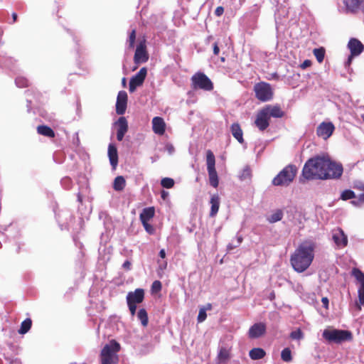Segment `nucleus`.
Returning <instances> with one entry per match:
<instances>
[{"label": "nucleus", "mask_w": 364, "mask_h": 364, "mask_svg": "<svg viewBox=\"0 0 364 364\" xmlns=\"http://www.w3.org/2000/svg\"><path fill=\"white\" fill-rule=\"evenodd\" d=\"M343 172V166L328 156H316L308 159L304 165L300 182L313 180L338 179Z\"/></svg>", "instance_id": "obj_1"}, {"label": "nucleus", "mask_w": 364, "mask_h": 364, "mask_svg": "<svg viewBox=\"0 0 364 364\" xmlns=\"http://www.w3.org/2000/svg\"><path fill=\"white\" fill-rule=\"evenodd\" d=\"M314 258V245L304 242L299 245L291 255L290 262L293 269L299 273L304 272L311 265Z\"/></svg>", "instance_id": "obj_2"}, {"label": "nucleus", "mask_w": 364, "mask_h": 364, "mask_svg": "<svg viewBox=\"0 0 364 364\" xmlns=\"http://www.w3.org/2000/svg\"><path fill=\"white\" fill-rule=\"evenodd\" d=\"M120 350V344L114 339L111 340L100 351V364H117L119 363L118 353Z\"/></svg>", "instance_id": "obj_3"}, {"label": "nucleus", "mask_w": 364, "mask_h": 364, "mask_svg": "<svg viewBox=\"0 0 364 364\" xmlns=\"http://www.w3.org/2000/svg\"><path fill=\"white\" fill-rule=\"evenodd\" d=\"M298 169L295 165L286 166L272 180V184L276 186H288L294 180Z\"/></svg>", "instance_id": "obj_4"}, {"label": "nucleus", "mask_w": 364, "mask_h": 364, "mask_svg": "<svg viewBox=\"0 0 364 364\" xmlns=\"http://www.w3.org/2000/svg\"><path fill=\"white\" fill-rule=\"evenodd\" d=\"M322 336L329 343H341L344 341H350L353 338L350 331L336 328L324 329Z\"/></svg>", "instance_id": "obj_5"}, {"label": "nucleus", "mask_w": 364, "mask_h": 364, "mask_svg": "<svg viewBox=\"0 0 364 364\" xmlns=\"http://www.w3.org/2000/svg\"><path fill=\"white\" fill-rule=\"evenodd\" d=\"M191 87L193 90L212 91L214 88L211 80L203 73L197 72L191 78Z\"/></svg>", "instance_id": "obj_6"}, {"label": "nucleus", "mask_w": 364, "mask_h": 364, "mask_svg": "<svg viewBox=\"0 0 364 364\" xmlns=\"http://www.w3.org/2000/svg\"><path fill=\"white\" fill-rule=\"evenodd\" d=\"M206 165L210 184L217 188L219 184L218 176L215 169V157L213 152L208 149L206 151Z\"/></svg>", "instance_id": "obj_7"}, {"label": "nucleus", "mask_w": 364, "mask_h": 364, "mask_svg": "<svg viewBox=\"0 0 364 364\" xmlns=\"http://www.w3.org/2000/svg\"><path fill=\"white\" fill-rule=\"evenodd\" d=\"M255 97L261 102H267L273 98V90L270 84L265 82H259L254 85Z\"/></svg>", "instance_id": "obj_8"}, {"label": "nucleus", "mask_w": 364, "mask_h": 364, "mask_svg": "<svg viewBox=\"0 0 364 364\" xmlns=\"http://www.w3.org/2000/svg\"><path fill=\"white\" fill-rule=\"evenodd\" d=\"M351 275L353 276L360 284L358 291L359 304H356L358 311H360V305L364 306V273L358 268L354 267L352 269Z\"/></svg>", "instance_id": "obj_9"}, {"label": "nucleus", "mask_w": 364, "mask_h": 364, "mask_svg": "<svg viewBox=\"0 0 364 364\" xmlns=\"http://www.w3.org/2000/svg\"><path fill=\"white\" fill-rule=\"evenodd\" d=\"M335 126L331 122H323L316 128V135L324 140L333 134Z\"/></svg>", "instance_id": "obj_10"}, {"label": "nucleus", "mask_w": 364, "mask_h": 364, "mask_svg": "<svg viewBox=\"0 0 364 364\" xmlns=\"http://www.w3.org/2000/svg\"><path fill=\"white\" fill-rule=\"evenodd\" d=\"M147 75V69L141 68L139 71L133 76L129 81V90L130 92H134L137 87L141 86Z\"/></svg>", "instance_id": "obj_11"}, {"label": "nucleus", "mask_w": 364, "mask_h": 364, "mask_svg": "<svg viewBox=\"0 0 364 364\" xmlns=\"http://www.w3.org/2000/svg\"><path fill=\"white\" fill-rule=\"evenodd\" d=\"M149 60V54L146 50L145 41H141L136 46L134 61L136 64H140L147 62Z\"/></svg>", "instance_id": "obj_12"}, {"label": "nucleus", "mask_w": 364, "mask_h": 364, "mask_svg": "<svg viewBox=\"0 0 364 364\" xmlns=\"http://www.w3.org/2000/svg\"><path fill=\"white\" fill-rule=\"evenodd\" d=\"M348 47L350 50V55L348 58L349 63L353 56L359 55L364 50L363 43L356 38H351L348 42Z\"/></svg>", "instance_id": "obj_13"}, {"label": "nucleus", "mask_w": 364, "mask_h": 364, "mask_svg": "<svg viewBox=\"0 0 364 364\" xmlns=\"http://www.w3.org/2000/svg\"><path fill=\"white\" fill-rule=\"evenodd\" d=\"M255 124L262 132L267 129L269 126V119L262 109L258 111L255 120Z\"/></svg>", "instance_id": "obj_14"}, {"label": "nucleus", "mask_w": 364, "mask_h": 364, "mask_svg": "<svg viewBox=\"0 0 364 364\" xmlns=\"http://www.w3.org/2000/svg\"><path fill=\"white\" fill-rule=\"evenodd\" d=\"M127 94L125 91H119L116 102V112L117 114L122 115L124 114L127 105Z\"/></svg>", "instance_id": "obj_15"}, {"label": "nucleus", "mask_w": 364, "mask_h": 364, "mask_svg": "<svg viewBox=\"0 0 364 364\" xmlns=\"http://www.w3.org/2000/svg\"><path fill=\"white\" fill-rule=\"evenodd\" d=\"M117 126V139L119 141L123 140L125 134L127 132L129 127L127 119L124 117H120L115 122Z\"/></svg>", "instance_id": "obj_16"}, {"label": "nucleus", "mask_w": 364, "mask_h": 364, "mask_svg": "<svg viewBox=\"0 0 364 364\" xmlns=\"http://www.w3.org/2000/svg\"><path fill=\"white\" fill-rule=\"evenodd\" d=\"M363 0H343L344 11L347 14H356L360 10Z\"/></svg>", "instance_id": "obj_17"}, {"label": "nucleus", "mask_w": 364, "mask_h": 364, "mask_svg": "<svg viewBox=\"0 0 364 364\" xmlns=\"http://www.w3.org/2000/svg\"><path fill=\"white\" fill-rule=\"evenodd\" d=\"M144 299V291L143 289H136L134 291H129L127 295V302L134 304H141Z\"/></svg>", "instance_id": "obj_18"}, {"label": "nucleus", "mask_w": 364, "mask_h": 364, "mask_svg": "<svg viewBox=\"0 0 364 364\" xmlns=\"http://www.w3.org/2000/svg\"><path fill=\"white\" fill-rule=\"evenodd\" d=\"M266 332V325L264 323H257L249 329L248 335L250 338H257Z\"/></svg>", "instance_id": "obj_19"}, {"label": "nucleus", "mask_w": 364, "mask_h": 364, "mask_svg": "<svg viewBox=\"0 0 364 364\" xmlns=\"http://www.w3.org/2000/svg\"><path fill=\"white\" fill-rule=\"evenodd\" d=\"M262 109L267 113L269 119L271 117L282 118L284 116V112L278 105H268L264 107Z\"/></svg>", "instance_id": "obj_20"}, {"label": "nucleus", "mask_w": 364, "mask_h": 364, "mask_svg": "<svg viewBox=\"0 0 364 364\" xmlns=\"http://www.w3.org/2000/svg\"><path fill=\"white\" fill-rule=\"evenodd\" d=\"M153 132L159 135H163L166 131V123L161 117H155L152 119Z\"/></svg>", "instance_id": "obj_21"}, {"label": "nucleus", "mask_w": 364, "mask_h": 364, "mask_svg": "<svg viewBox=\"0 0 364 364\" xmlns=\"http://www.w3.org/2000/svg\"><path fill=\"white\" fill-rule=\"evenodd\" d=\"M333 240L339 247H344L348 245V238L342 229L338 228L333 232Z\"/></svg>", "instance_id": "obj_22"}, {"label": "nucleus", "mask_w": 364, "mask_h": 364, "mask_svg": "<svg viewBox=\"0 0 364 364\" xmlns=\"http://www.w3.org/2000/svg\"><path fill=\"white\" fill-rule=\"evenodd\" d=\"M231 358V348L221 346L219 349L217 360L219 363H226Z\"/></svg>", "instance_id": "obj_23"}, {"label": "nucleus", "mask_w": 364, "mask_h": 364, "mask_svg": "<svg viewBox=\"0 0 364 364\" xmlns=\"http://www.w3.org/2000/svg\"><path fill=\"white\" fill-rule=\"evenodd\" d=\"M353 188L358 191L357 200L352 201L355 205H359L364 203V183L356 182L353 185Z\"/></svg>", "instance_id": "obj_24"}, {"label": "nucleus", "mask_w": 364, "mask_h": 364, "mask_svg": "<svg viewBox=\"0 0 364 364\" xmlns=\"http://www.w3.org/2000/svg\"><path fill=\"white\" fill-rule=\"evenodd\" d=\"M108 156L111 166L115 168L118 164V153L117 147L112 144L108 146Z\"/></svg>", "instance_id": "obj_25"}, {"label": "nucleus", "mask_w": 364, "mask_h": 364, "mask_svg": "<svg viewBox=\"0 0 364 364\" xmlns=\"http://www.w3.org/2000/svg\"><path fill=\"white\" fill-rule=\"evenodd\" d=\"M210 203L211 205L210 211V217H215L220 208V199L218 194H214L211 196Z\"/></svg>", "instance_id": "obj_26"}, {"label": "nucleus", "mask_w": 364, "mask_h": 364, "mask_svg": "<svg viewBox=\"0 0 364 364\" xmlns=\"http://www.w3.org/2000/svg\"><path fill=\"white\" fill-rule=\"evenodd\" d=\"M155 214V209L154 207L145 208L142 210L139 215L140 220L141 223H145V222H149L151 218H154Z\"/></svg>", "instance_id": "obj_27"}, {"label": "nucleus", "mask_w": 364, "mask_h": 364, "mask_svg": "<svg viewBox=\"0 0 364 364\" xmlns=\"http://www.w3.org/2000/svg\"><path fill=\"white\" fill-rule=\"evenodd\" d=\"M231 132L232 136L240 142L242 144L244 142L243 132L238 123H234L231 126Z\"/></svg>", "instance_id": "obj_28"}, {"label": "nucleus", "mask_w": 364, "mask_h": 364, "mask_svg": "<svg viewBox=\"0 0 364 364\" xmlns=\"http://www.w3.org/2000/svg\"><path fill=\"white\" fill-rule=\"evenodd\" d=\"M38 134L49 137L54 138L55 134L54 131L47 125H39L37 127Z\"/></svg>", "instance_id": "obj_29"}, {"label": "nucleus", "mask_w": 364, "mask_h": 364, "mask_svg": "<svg viewBox=\"0 0 364 364\" xmlns=\"http://www.w3.org/2000/svg\"><path fill=\"white\" fill-rule=\"evenodd\" d=\"M265 351L260 348H254L249 353V355L252 360L262 359L265 356Z\"/></svg>", "instance_id": "obj_30"}, {"label": "nucleus", "mask_w": 364, "mask_h": 364, "mask_svg": "<svg viewBox=\"0 0 364 364\" xmlns=\"http://www.w3.org/2000/svg\"><path fill=\"white\" fill-rule=\"evenodd\" d=\"M126 186V181L122 176H117L114 178L113 188L117 191H122Z\"/></svg>", "instance_id": "obj_31"}, {"label": "nucleus", "mask_w": 364, "mask_h": 364, "mask_svg": "<svg viewBox=\"0 0 364 364\" xmlns=\"http://www.w3.org/2000/svg\"><path fill=\"white\" fill-rule=\"evenodd\" d=\"M31 326H32L31 319L29 318H26L21 323L20 328L18 331V333H20V334L26 333L31 329Z\"/></svg>", "instance_id": "obj_32"}, {"label": "nucleus", "mask_w": 364, "mask_h": 364, "mask_svg": "<svg viewBox=\"0 0 364 364\" xmlns=\"http://www.w3.org/2000/svg\"><path fill=\"white\" fill-rule=\"evenodd\" d=\"M137 317L140 320L141 325L146 327L149 323L148 314L144 309H141L138 311Z\"/></svg>", "instance_id": "obj_33"}, {"label": "nucleus", "mask_w": 364, "mask_h": 364, "mask_svg": "<svg viewBox=\"0 0 364 364\" xmlns=\"http://www.w3.org/2000/svg\"><path fill=\"white\" fill-rule=\"evenodd\" d=\"M313 53L316 57L317 61L321 63L323 61L326 50L323 47H320L318 48H314L313 50Z\"/></svg>", "instance_id": "obj_34"}, {"label": "nucleus", "mask_w": 364, "mask_h": 364, "mask_svg": "<svg viewBox=\"0 0 364 364\" xmlns=\"http://www.w3.org/2000/svg\"><path fill=\"white\" fill-rule=\"evenodd\" d=\"M15 83L20 88L28 87L30 85L29 80L23 76H18L15 80Z\"/></svg>", "instance_id": "obj_35"}, {"label": "nucleus", "mask_w": 364, "mask_h": 364, "mask_svg": "<svg viewBox=\"0 0 364 364\" xmlns=\"http://www.w3.org/2000/svg\"><path fill=\"white\" fill-rule=\"evenodd\" d=\"M283 218V212L282 210H277L274 213H273L269 218H268V221L271 223H274L278 221H280Z\"/></svg>", "instance_id": "obj_36"}, {"label": "nucleus", "mask_w": 364, "mask_h": 364, "mask_svg": "<svg viewBox=\"0 0 364 364\" xmlns=\"http://www.w3.org/2000/svg\"><path fill=\"white\" fill-rule=\"evenodd\" d=\"M281 358L286 363H289L292 360L291 351L289 348H285L282 350Z\"/></svg>", "instance_id": "obj_37"}, {"label": "nucleus", "mask_w": 364, "mask_h": 364, "mask_svg": "<svg viewBox=\"0 0 364 364\" xmlns=\"http://www.w3.org/2000/svg\"><path fill=\"white\" fill-rule=\"evenodd\" d=\"M341 198L342 200H346L357 198V196L354 191H353L351 190H345L344 191H343Z\"/></svg>", "instance_id": "obj_38"}, {"label": "nucleus", "mask_w": 364, "mask_h": 364, "mask_svg": "<svg viewBox=\"0 0 364 364\" xmlns=\"http://www.w3.org/2000/svg\"><path fill=\"white\" fill-rule=\"evenodd\" d=\"M289 336L293 340L299 341L304 338V333L300 328H297L296 331L291 332Z\"/></svg>", "instance_id": "obj_39"}, {"label": "nucleus", "mask_w": 364, "mask_h": 364, "mask_svg": "<svg viewBox=\"0 0 364 364\" xmlns=\"http://www.w3.org/2000/svg\"><path fill=\"white\" fill-rule=\"evenodd\" d=\"M161 185L166 188H171L174 186V181L171 178H164L161 181Z\"/></svg>", "instance_id": "obj_40"}, {"label": "nucleus", "mask_w": 364, "mask_h": 364, "mask_svg": "<svg viewBox=\"0 0 364 364\" xmlns=\"http://www.w3.org/2000/svg\"><path fill=\"white\" fill-rule=\"evenodd\" d=\"M136 40V30L133 29L132 32L129 33V46L130 48H133L134 47Z\"/></svg>", "instance_id": "obj_41"}, {"label": "nucleus", "mask_w": 364, "mask_h": 364, "mask_svg": "<svg viewBox=\"0 0 364 364\" xmlns=\"http://www.w3.org/2000/svg\"><path fill=\"white\" fill-rule=\"evenodd\" d=\"M162 287L161 282L159 280H156L152 283L151 291L153 292L160 291Z\"/></svg>", "instance_id": "obj_42"}, {"label": "nucleus", "mask_w": 364, "mask_h": 364, "mask_svg": "<svg viewBox=\"0 0 364 364\" xmlns=\"http://www.w3.org/2000/svg\"><path fill=\"white\" fill-rule=\"evenodd\" d=\"M207 314L205 309H200L198 315V322L201 323L205 320Z\"/></svg>", "instance_id": "obj_43"}, {"label": "nucleus", "mask_w": 364, "mask_h": 364, "mask_svg": "<svg viewBox=\"0 0 364 364\" xmlns=\"http://www.w3.org/2000/svg\"><path fill=\"white\" fill-rule=\"evenodd\" d=\"M145 230L149 233V234H153L154 232V227L150 225L149 223V222H145V223H142Z\"/></svg>", "instance_id": "obj_44"}, {"label": "nucleus", "mask_w": 364, "mask_h": 364, "mask_svg": "<svg viewBox=\"0 0 364 364\" xmlns=\"http://www.w3.org/2000/svg\"><path fill=\"white\" fill-rule=\"evenodd\" d=\"M251 176V169L249 167H245L243 169L242 177L244 178H250Z\"/></svg>", "instance_id": "obj_45"}, {"label": "nucleus", "mask_w": 364, "mask_h": 364, "mask_svg": "<svg viewBox=\"0 0 364 364\" xmlns=\"http://www.w3.org/2000/svg\"><path fill=\"white\" fill-rule=\"evenodd\" d=\"M127 305H128V307H129V309L130 311L132 316H134L136 314V304L127 303Z\"/></svg>", "instance_id": "obj_46"}, {"label": "nucleus", "mask_w": 364, "mask_h": 364, "mask_svg": "<svg viewBox=\"0 0 364 364\" xmlns=\"http://www.w3.org/2000/svg\"><path fill=\"white\" fill-rule=\"evenodd\" d=\"M312 63L310 60H305L301 65L300 68L303 70L310 67Z\"/></svg>", "instance_id": "obj_47"}, {"label": "nucleus", "mask_w": 364, "mask_h": 364, "mask_svg": "<svg viewBox=\"0 0 364 364\" xmlns=\"http://www.w3.org/2000/svg\"><path fill=\"white\" fill-rule=\"evenodd\" d=\"M224 13V8L221 6H218L215 10V16H220L223 14Z\"/></svg>", "instance_id": "obj_48"}, {"label": "nucleus", "mask_w": 364, "mask_h": 364, "mask_svg": "<svg viewBox=\"0 0 364 364\" xmlns=\"http://www.w3.org/2000/svg\"><path fill=\"white\" fill-rule=\"evenodd\" d=\"M131 267H132V263L131 262H129V260H126L123 264H122V267L127 270V271H129L131 269Z\"/></svg>", "instance_id": "obj_49"}, {"label": "nucleus", "mask_w": 364, "mask_h": 364, "mask_svg": "<svg viewBox=\"0 0 364 364\" xmlns=\"http://www.w3.org/2000/svg\"><path fill=\"white\" fill-rule=\"evenodd\" d=\"M219 52H220V48L218 47V43H215L213 44V53L215 55H218L219 54Z\"/></svg>", "instance_id": "obj_50"}, {"label": "nucleus", "mask_w": 364, "mask_h": 364, "mask_svg": "<svg viewBox=\"0 0 364 364\" xmlns=\"http://www.w3.org/2000/svg\"><path fill=\"white\" fill-rule=\"evenodd\" d=\"M321 302L323 304V306L326 308V309H328V299L327 297H323L322 299H321Z\"/></svg>", "instance_id": "obj_51"}, {"label": "nucleus", "mask_w": 364, "mask_h": 364, "mask_svg": "<svg viewBox=\"0 0 364 364\" xmlns=\"http://www.w3.org/2000/svg\"><path fill=\"white\" fill-rule=\"evenodd\" d=\"M159 257L163 258V259L166 257V252H165V250L164 249L160 250V252H159Z\"/></svg>", "instance_id": "obj_52"}, {"label": "nucleus", "mask_w": 364, "mask_h": 364, "mask_svg": "<svg viewBox=\"0 0 364 364\" xmlns=\"http://www.w3.org/2000/svg\"><path fill=\"white\" fill-rule=\"evenodd\" d=\"M237 246V245H232V244H229V245H228V250H233L234 248H235Z\"/></svg>", "instance_id": "obj_53"}, {"label": "nucleus", "mask_w": 364, "mask_h": 364, "mask_svg": "<svg viewBox=\"0 0 364 364\" xmlns=\"http://www.w3.org/2000/svg\"><path fill=\"white\" fill-rule=\"evenodd\" d=\"M167 196H168V193H167V192H166L165 191H163L161 192V198H162L163 199H166V198L167 197Z\"/></svg>", "instance_id": "obj_54"}, {"label": "nucleus", "mask_w": 364, "mask_h": 364, "mask_svg": "<svg viewBox=\"0 0 364 364\" xmlns=\"http://www.w3.org/2000/svg\"><path fill=\"white\" fill-rule=\"evenodd\" d=\"M13 23L16 22L18 18V16L16 13L12 14Z\"/></svg>", "instance_id": "obj_55"}, {"label": "nucleus", "mask_w": 364, "mask_h": 364, "mask_svg": "<svg viewBox=\"0 0 364 364\" xmlns=\"http://www.w3.org/2000/svg\"><path fill=\"white\" fill-rule=\"evenodd\" d=\"M274 298H275V294H274V292H272V293L270 294V295H269V299H270V300H273V299H274Z\"/></svg>", "instance_id": "obj_56"}, {"label": "nucleus", "mask_w": 364, "mask_h": 364, "mask_svg": "<svg viewBox=\"0 0 364 364\" xmlns=\"http://www.w3.org/2000/svg\"><path fill=\"white\" fill-rule=\"evenodd\" d=\"M242 242V237L241 236H239L237 237V245H239Z\"/></svg>", "instance_id": "obj_57"}, {"label": "nucleus", "mask_w": 364, "mask_h": 364, "mask_svg": "<svg viewBox=\"0 0 364 364\" xmlns=\"http://www.w3.org/2000/svg\"><path fill=\"white\" fill-rule=\"evenodd\" d=\"M122 85L123 86H126V78L124 77L122 79Z\"/></svg>", "instance_id": "obj_58"}, {"label": "nucleus", "mask_w": 364, "mask_h": 364, "mask_svg": "<svg viewBox=\"0 0 364 364\" xmlns=\"http://www.w3.org/2000/svg\"><path fill=\"white\" fill-rule=\"evenodd\" d=\"M360 9H362L364 11V0H363V3H362Z\"/></svg>", "instance_id": "obj_59"}, {"label": "nucleus", "mask_w": 364, "mask_h": 364, "mask_svg": "<svg viewBox=\"0 0 364 364\" xmlns=\"http://www.w3.org/2000/svg\"><path fill=\"white\" fill-rule=\"evenodd\" d=\"M363 117V122H364V114L363 115V117Z\"/></svg>", "instance_id": "obj_60"}]
</instances>
